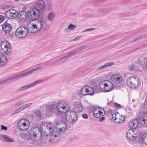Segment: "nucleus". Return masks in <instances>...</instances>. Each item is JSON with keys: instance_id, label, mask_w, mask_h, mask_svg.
I'll return each instance as SVG.
<instances>
[{"instance_id": "nucleus-38", "label": "nucleus", "mask_w": 147, "mask_h": 147, "mask_svg": "<svg viewBox=\"0 0 147 147\" xmlns=\"http://www.w3.org/2000/svg\"><path fill=\"white\" fill-rule=\"evenodd\" d=\"M53 125L50 122H48V124L47 126V129H48L49 130L51 131H53Z\"/></svg>"}, {"instance_id": "nucleus-5", "label": "nucleus", "mask_w": 147, "mask_h": 147, "mask_svg": "<svg viewBox=\"0 0 147 147\" xmlns=\"http://www.w3.org/2000/svg\"><path fill=\"white\" fill-rule=\"evenodd\" d=\"M139 82V80L137 77L131 76L128 79L127 84L128 86L133 88L138 86Z\"/></svg>"}, {"instance_id": "nucleus-25", "label": "nucleus", "mask_w": 147, "mask_h": 147, "mask_svg": "<svg viewBox=\"0 0 147 147\" xmlns=\"http://www.w3.org/2000/svg\"><path fill=\"white\" fill-rule=\"evenodd\" d=\"M139 123L143 126H147V116H143L139 120Z\"/></svg>"}, {"instance_id": "nucleus-2", "label": "nucleus", "mask_w": 147, "mask_h": 147, "mask_svg": "<svg viewBox=\"0 0 147 147\" xmlns=\"http://www.w3.org/2000/svg\"><path fill=\"white\" fill-rule=\"evenodd\" d=\"M34 20L35 22L32 24V28L28 29L30 32H37L40 30L44 31L46 30L47 25L44 19L40 16Z\"/></svg>"}, {"instance_id": "nucleus-41", "label": "nucleus", "mask_w": 147, "mask_h": 147, "mask_svg": "<svg viewBox=\"0 0 147 147\" xmlns=\"http://www.w3.org/2000/svg\"><path fill=\"white\" fill-rule=\"evenodd\" d=\"M20 77H21V76L20 74L18 75H14L10 77V79L13 80Z\"/></svg>"}, {"instance_id": "nucleus-39", "label": "nucleus", "mask_w": 147, "mask_h": 147, "mask_svg": "<svg viewBox=\"0 0 147 147\" xmlns=\"http://www.w3.org/2000/svg\"><path fill=\"white\" fill-rule=\"evenodd\" d=\"M142 140L144 143L147 145V136L146 134L143 135Z\"/></svg>"}, {"instance_id": "nucleus-19", "label": "nucleus", "mask_w": 147, "mask_h": 147, "mask_svg": "<svg viewBox=\"0 0 147 147\" xmlns=\"http://www.w3.org/2000/svg\"><path fill=\"white\" fill-rule=\"evenodd\" d=\"M0 140L7 142H13L14 141L9 136L3 134L0 135Z\"/></svg>"}, {"instance_id": "nucleus-43", "label": "nucleus", "mask_w": 147, "mask_h": 147, "mask_svg": "<svg viewBox=\"0 0 147 147\" xmlns=\"http://www.w3.org/2000/svg\"><path fill=\"white\" fill-rule=\"evenodd\" d=\"M112 119L115 121L116 120L118 115H117V114L116 113H114L112 115Z\"/></svg>"}, {"instance_id": "nucleus-26", "label": "nucleus", "mask_w": 147, "mask_h": 147, "mask_svg": "<svg viewBox=\"0 0 147 147\" xmlns=\"http://www.w3.org/2000/svg\"><path fill=\"white\" fill-rule=\"evenodd\" d=\"M18 16L20 19L24 20L28 19L27 12L20 11L18 13Z\"/></svg>"}, {"instance_id": "nucleus-13", "label": "nucleus", "mask_w": 147, "mask_h": 147, "mask_svg": "<svg viewBox=\"0 0 147 147\" xmlns=\"http://www.w3.org/2000/svg\"><path fill=\"white\" fill-rule=\"evenodd\" d=\"M56 124L57 125L56 126L57 129H58L60 132L64 131L67 128L66 123L64 121L58 122Z\"/></svg>"}, {"instance_id": "nucleus-15", "label": "nucleus", "mask_w": 147, "mask_h": 147, "mask_svg": "<svg viewBox=\"0 0 147 147\" xmlns=\"http://www.w3.org/2000/svg\"><path fill=\"white\" fill-rule=\"evenodd\" d=\"M42 80H38L35 82L32 83L30 84L27 85L23 87L20 88L19 90L18 91H20L22 90H25L27 88H31L35 86L41 82Z\"/></svg>"}, {"instance_id": "nucleus-3", "label": "nucleus", "mask_w": 147, "mask_h": 147, "mask_svg": "<svg viewBox=\"0 0 147 147\" xmlns=\"http://www.w3.org/2000/svg\"><path fill=\"white\" fill-rule=\"evenodd\" d=\"M39 129L36 127L32 129L30 133H23L22 134V137L24 138L25 140H32L34 141H37L38 138L37 134L39 133Z\"/></svg>"}, {"instance_id": "nucleus-54", "label": "nucleus", "mask_w": 147, "mask_h": 147, "mask_svg": "<svg viewBox=\"0 0 147 147\" xmlns=\"http://www.w3.org/2000/svg\"><path fill=\"white\" fill-rule=\"evenodd\" d=\"M7 127L4 126L3 125H1V130H4L5 131H6L7 130Z\"/></svg>"}, {"instance_id": "nucleus-55", "label": "nucleus", "mask_w": 147, "mask_h": 147, "mask_svg": "<svg viewBox=\"0 0 147 147\" xmlns=\"http://www.w3.org/2000/svg\"><path fill=\"white\" fill-rule=\"evenodd\" d=\"M51 138H49V140L50 139H52V141H55V140H56V136H50Z\"/></svg>"}, {"instance_id": "nucleus-40", "label": "nucleus", "mask_w": 147, "mask_h": 147, "mask_svg": "<svg viewBox=\"0 0 147 147\" xmlns=\"http://www.w3.org/2000/svg\"><path fill=\"white\" fill-rule=\"evenodd\" d=\"M5 15L6 18H11V13L9 11V10L7 11L5 13Z\"/></svg>"}, {"instance_id": "nucleus-42", "label": "nucleus", "mask_w": 147, "mask_h": 147, "mask_svg": "<svg viewBox=\"0 0 147 147\" xmlns=\"http://www.w3.org/2000/svg\"><path fill=\"white\" fill-rule=\"evenodd\" d=\"M60 136H56V140H55V141H52V139L50 140V141L51 143H55V142H57L60 140Z\"/></svg>"}, {"instance_id": "nucleus-58", "label": "nucleus", "mask_w": 147, "mask_h": 147, "mask_svg": "<svg viewBox=\"0 0 147 147\" xmlns=\"http://www.w3.org/2000/svg\"><path fill=\"white\" fill-rule=\"evenodd\" d=\"M94 29H95L94 28H91V29H86V30H84L83 32H86L87 31H90V30H94Z\"/></svg>"}, {"instance_id": "nucleus-7", "label": "nucleus", "mask_w": 147, "mask_h": 147, "mask_svg": "<svg viewBox=\"0 0 147 147\" xmlns=\"http://www.w3.org/2000/svg\"><path fill=\"white\" fill-rule=\"evenodd\" d=\"M1 50L5 53L8 54L12 51L11 45L9 43L7 40L3 41L1 45Z\"/></svg>"}, {"instance_id": "nucleus-1", "label": "nucleus", "mask_w": 147, "mask_h": 147, "mask_svg": "<svg viewBox=\"0 0 147 147\" xmlns=\"http://www.w3.org/2000/svg\"><path fill=\"white\" fill-rule=\"evenodd\" d=\"M44 106L45 109V113L48 115L54 113L56 109H57L58 113H65L70 109L68 102L65 100L49 102L45 104Z\"/></svg>"}, {"instance_id": "nucleus-45", "label": "nucleus", "mask_w": 147, "mask_h": 147, "mask_svg": "<svg viewBox=\"0 0 147 147\" xmlns=\"http://www.w3.org/2000/svg\"><path fill=\"white\" fill-rule=\"evenodd\" d=\"M76 27L75 25L72 24H70L68 26V29L70 30H74Z\"/></svg>"}, {"instance_id": "nucleus-51", "label": "nucleus", "mask_w": 147, "mask_h": 147, "mask_svg": "<svg viewBox=\"0 0 147 147\" xmlns=\"http://www.w3.org/2000/svg\"><path fill=\"white\" fill-rule=\"evenodd\" d=\"M42 68L41 66H39L37 67H36V68L32 70V71L33 72L34 71H36L37 70H38L39 69L41 68Z\"/></svg>"}, {"instance_id": "nucleus-62", "label": "nucleus", "mask_w": 147, "mask_h": 147, "mask_svg": "<svg viewBox=\"0 0 147 147\" xmlns=\"http://www.w3.org/2000/svg\"><path fill=\"white\" fill-rule=\"evenodd\" d=\"M21 111V110H19V109H18L16 110L14 112L12 115H13L15 114H16Z\"/></svg>"}, {"instance_id": "nucleus-23", "label": "nucleus", "mask_w": 147, "mask_h": 147, "mask_svg": "<svg viewBox=\"0 0 147 147\" xmlns=\"http://www.w3.org/2000/svg\"><path fill=\"white\" fill-rule=\"evenodd\" d=\"M133 129H130L127 132V137L130 139L134 140L136 139V136H134Z\"/></svg>"}, {"instance_id": "nucleus-48", "label": "nucleus", "mask_w": 147, "mask_h": 147, "mask_svg": "<svg viewBox=\"0 0 147 147\" xmlns=\"http://www.w3.org/2000/svg\"><path fill=\"white\" fill-rule=\"evenodd\" d=\"M18 14V12H15V13H11V18H15L17 16Z\"/></svg>"}, {"instance_id": "nucleus-57", "label": "nucleus", "mask_w": 147, "mask_h": 147, "mask_svg": "<svg viewBox=\"0 0 147 147\" xmlns=\"http://www.w3.org/2000/svg\"><path fill=\"white\" fill-rule=\"evenodd\" d=\"M84 119H87L88 118V116L87 114H84L82 115Z\"/></svg>"}, {"instance_id": "nucleus-18", "label": "nucleus", "mask_w": 147, "mask_h": 147, "mask_svg": "<svg viewBox=\"0 0 147 147\" xmlns=\"http://www.w3.org/2000/svg\"><path fill=\"white\" fill-rule=\"evenodd\" d=\"M69 110V109L66 111V113L65 115V119L66 121L68 123H73V120L72 119H71V117L74 116V115L72 113L71 114V115H70V111H68ZM74 116H75L74 115Z\"/></svg>"}, {"instance_id": "nucleus-33", "label": "nucleus", "mask_w": 147, "mask_h": 147, "mask_svg": "<svg viewBox=\"0 0 147 147\" xmlns=\"http://www.w3.org/2000/svg\"><path fill=\"white\" fill-rule=\"evenodd\" d=\"M34 114L36 117L40 118L42 116V111L38 109L35 112Z\"/></svg>"}, {"instance_id": "nucleus-4", "label": "nucleus", "mask_w": 147, "mask_h": 147, "mask_svg": "<svg viewBox=\"0 0 147 147\" xmlns=\"http://www.w3.org/2000/svg\"><path fill=\"white\" fill-rule=\"evenodd\" d=\"M28 20H34L40 16V12L37 11L34 8L30 9L27 12Z\"/></svg>"}, {"instance_id": "nucleus-36", "label": "nucleus", "mask_w": 147, "mask_h": 147, "mask_svg": "<svg viewBox=\"0 0 147 147\" xmlns=\"http://www.w3.org/2000/svg\"><path fill=\"white\" fill-rule=\"evenodd\" d=\"M105 83V81H103L100 83L99 87L100 89L103 91V90L105 89L104 83Z\"/></svg>"}, {"instance_id": "nucleus-12", "label": "nucleus", "mask_w": 147, "mask_h": 147, "mask_svg": "<svg viewBox=\"0 0 147 147\" xmlns=\"http://www.w3.org/2000/svg\"><path fill=\"white\" fill-rule=\"evenodd\" d=\"M111 79L112 81L116 84L120 83L122 81V77L121 75L116 73L113 74Z\"/></svg>"}, {"instance_id": "nucleus-6", "label": "nucleus", "mask_w": 147, "mask_h": 147, "mask_svg": "<svg viewBox=\"0 0 147 147\" xmlns=\"http://www.w3.org/2000/svg\"><path fill=\"white\" fill-rule=\"evenodd\" d=\"M28 30L25 27H20L16 30V35L19 38H24L28 34Z\"/></svg>"}, {"instance_id": "nucleus-21", "label": "nucleus", "mask_w": 147, "mask_h": 147, "mask_svg": "<svg viewBox=\"0 0 147 147\" xmlns=\"http://www.w3.org/2000/svg\"><path fill=\"white\" fill-rule=\"evenodd\" d=\"M39 129V133L38 134H37V136H40L41 135L42 136H45V135H46V136H47V134H46V131H47V129H46L45 128H44L43 126H42V124L40 126V129L37 128Z\"/></svg>"}, {"instance_id": "nucleus-37", "label": "nucleus", "mask_w": 147, "mask_h": 147, "mask_svg": "<svg viewBox=\"0 0 147 147\" xmlns=\"http://www.w3.org/2000/svg\"><path fill=\"white\" fill-rule=\"evenodd\" d=\"M54 18V13L52 12L50 13L48 16V19L49 20H53Z\"/></svg>"}, {"instance_id": "nucleus-59", "label": "nucleus", "mask_w": 147, "mask_h": 147, "mask_svg": "<svg viewBox=\"0 0 147 147\" xmlns=\"http://www.w3.org/2000/svg\"><path fill=\"white\" fill-rule=\"evenodd\" d=\"M101 12L106 13L107 12V10L105 9H103L100 10Z\"/></svg>"}, {"instance_id": "nucleus-32", "label": "nucleus", "mask_w": 147, "mask_h": 147, "mask_svg": "<svg viewBox=\"0 0 147 147\" xmlns=\"http://www.w3.org/2000/svg\"><path fill=\"white\" fill-rule=\"evenodd\" d=\"M136 63L135 62H132L131 65L129 66L128 69L129 71H132L133 70H135L136 65H137Z\"/></svg>"}, {"instance_id": "nucleus-24", "label": "nucleus", "mask_w": 147, "mask_h": 147, "mask_svg": "<svg viewBox=\"0 0 147 147\" xmlns=\"http://www.w3.org/2000/svg\"><path fill=\"white\" fill-rule=\"evenodd\" d=\"M118 116L116 120L115 121V122L117 124L123 123L124 121V117L121 115H119L118 113Z\"/></svg>"}, {"instance_id": "nucleus-56", "label": "nucleus", "mask_w": 147, "mask_h": 147, "mask_svg": "<svg viewBox=\"0 0 147 147\" xmlns=\"http://www.w3.org/2000/svg\"><path fill=\"white\" fill-rule=\"evenodd\" d=\"M143 37L142 36H139V37H138L134 39L133 41V42H135L138 40H139V39H140V38H142V37Z\"/></svg>"}, {"instance_id": "nucleus-10", "label": "nucleus", "mask_w": 147, "mask_h": 147, "mask_svg": "<svg viewBox=\"0 0 147 147\" xmlns=\"http://www.w3.org/2000/svg\"><path fill=\"white\" fill-rule=\"evenodd\" d=\"M74 111L75 113H80L84 110V108L82 104L80 102H76L73 104Z\"/></svg>"}, {"instance_id": "nucleus-64", "label": "nucleus", "mask_w": 147, "mask_h": 147, "mask_svg": "<svg viewBox=\"0 0 147 147\" xmlns=\"http://www.w3.org/2000/svg\"><path fill=\"white\" fill-rule=\"evenodd\" d=\"M47 5H48V8L50 9L52 6L51 3H47Z\"/></svg>"}, {"instance_id": "nucleus-9", "label": "nucleus", "mask_w": 147, "mask_h": 147, "mask_svg": "<svg viewBox=\"0 0 147 147\" xmlns=\"http://www.w3.org/2000/svg\"><path fill=\"white\" fill-rule=\"evenodd\" d=\"M94 116L96 118H100L105 114V110L100 108H94L92 111Z\"/></svg>"}, {"instance_id": "nucleus-31", "label": "nucleus", "mask_w": 147, "mask_h": 147, "mask_svg": "<svg viewBox=\"0 0 147 147\" xmlns=\"http://www.w3.org/2000/svg\"><path fill=\"white\" fill-rule=\"evenodd\" d=\"M29 123L28 121L26 119H20L18 122L17 125H22L24 123Z\"/></svg>"}, {"instance_id": "nucleus-49", "label": "nucleus", "mask_w": 147, "mask_h": 147, "mask_svg": "<svg viewBox=\"0 0 147 147\" xmlns=\"http://www.w3.org/2000/svg\"><path fill=\"white\" fill-rule=\"evenodd\" d=\"M114 106L115 107L118 109H120L121 107V105L117 103H115L114 104Z\"/></svg>"}, {"instance_id": "nucleus-63", "label": "nucleus", "mask_w": 147, "mask_h": 147, "mask_svg": "<svg viewBox=\"0 0 147 147\" xmlns=\"http://www.w3.org/2000/svg\"><path fill=\"white\" fill-rule=\"evenodd\" d=\"M80 38H81V37L80 36H78L77 37H76L75 38L73 39V40L76 41V40H79V39H80Z\"/></svg>"}, {"instance_id": "nucleus-29", "label": "nucleus", "mask_w": 147, "mask_h": 147, "mask_svg": "<svg viewBox=\"0 0 147 147\" xmlns=\"http://www.w3.org/2000/svg\"><path fill=\"white\" fill-rule=\"evenodd\" d=\"M73 114V115L75 116H73L71 117V119H72L73 120V123H75L77 120L78 117L77 116V114L74 112V111H72L70 112V115H71V114Z\"/></svg>"}, {"instance_id": "nucleus-60", "label": "nucleus", "mask_w": 147, "mask_h": 147, "mask_svg": "<svg viewBox=\"0 0 147 147\" xmlns=\"http://www.w3.org/2000/svg\"><path fill=\"white\" fill-rule=\"evenodd\" d=\"M105 119V118L104 117H102L101 118H100L99 120L100 121H102Z\"/></svg>"}, {"instance_id": "nucleus-52", "label": "nucleus", "mask_w": 147, "mask_h": 147, "mask_svg": "<svg viewBox=\"0 0 147 147\" xmlns=\"http://www.w3.org/2000/svg\"><path fill=\"white\" fill-rule=\"evenodd\" d=\"M48 124V122H47L46 123H44L43 124H42V126H43L44 128H45L46 129H47V126Z\"/></svg>"}, {"instance_id": "nucleus-44", "label": "nucleus", "mask_w": 147, "mask_h": 147, "mask_svg": "<svg viewBox=\"0 0 147 147\" xmlns=\"http://www.w3.org/2000/svg\"><path fill=\"white\" fill-rule=\"evenodd\" d=\"M32 70L29 71L25 73L20 74L21 77L23 76H25L28 75L32 73Z\"/></svg>"}, {"instance_id": "nucleus-22", "label": "nucleus", "mask_w": 147, "mask_h": 147, "mask_svg": "<svg viewBox=\"0 0 147 147\" xmlns=\"http://www.w3.org/2000/svg\"><path fill=\"white\" fill-rule=\"evenodd\" d=\"M7 58L5 56H0V67H3L5 66L7 63Z\"/></svg>"}, {"instance_id": "nucleus-47", "label": "nucleus", "mask_w": 147, "mask_h": 147, "mask_svg": "<svg viewBox=\"0 0 147 147\" xmlns=\"http://www.w3.org/2000/svg\"><path fill=\"white\" fill-rule=\"evenodd\" d=\"M24 104V102L23 100H20L18 101L16 104V105L19 106L22 105Z\"/></svg>"}, {"instance_id": "nucleus-20", "label": "nucleus", "mask_w": 147, "mask_h": 147, "mask_svg": "<svg viewBox=\"0 0 147 147\" xmlns=\"http://www.w3.org/2000/svg\"><path fill=\"white\" fill-rule=\"evenodd\" d=\"M138 61L140 65L144 66L147 63V58L145 56H141L138 58Z\"/></svg>"}, {"instance_id": "nucleus-17", "label": "nucleus", "mask_w": 147, "mask_h": 147, "mask_svg": "<svg viewBox=\"0 0 147 147\" xmlns=\"http://www.w3.org/2000/svg\"><path fill=\"white\" fill-rule=\"evenodd\" d=\"M139 121L137 119L133 120L129 123V127L131 129L137 128L138 127H140L139 125Z\"/></svg>"}, {"instance_id": "nucleus-16", "label": "nucleus", "mask_w": 147, "mask_h": 147, "mask_svg": "<svg viewBox=\"0 0 147 147\" xmlns=\"http://www.w3.org/2000/svg\"><path fill=\"white\" fill-rule=\"evenodd\" d=\"M2 30L5 33H9L11 31L12 29V27L11 25L5 22L2 25Z\"/></svg>"}, {"instance_id": "nucleus-53", "label": "nucleus", "mask_w": 147, "mask_h": 147, "mask_svg": "<svg viewBox=\"0 0 147 147\" xmlns=\"http://www.w3.org/2000/svg\"><path fill=\"white\" fill-rule=\"evenodd\" d=\"M11 13H15V12H18L16 10L13 9H11L9 10Z\"/></svg>"}, {"instance_id": "nucleus-11", "label": "nucleus", "mask_w": 147, "mask_h": 147, "mask_svg": "<svg viewBox=\"0 0 147 147\" xmlns=\"http://www.w3.org/2000/svg\"><path fill=\"white\" fill-rule=\"evenodd\" d=\"M45 6V4L44 1L42 0L38 1L34 5V7L38 11L40 12L43 9Z\"/></svg>"}, {"instance_id": "nucleus-30", "label": "nucleus", "mask_w": 147, "mask_h": 147, "mask_svg": "<svg viewBox=\"0 0 147 147\" xmlns=\"http://www.w3.org/2000/svg\"><path fill=\"white\" fill-rule=\"evenodd\" d=\"M143 66H140V67L136 65L135 69L134 70V71L135 73L137 74H139L140 73L142 69V67Z\"/></svg>"}, {"instance_id": "nucleus-14", "label": "nucleus", "mask_w": 147, "mask_h": 147, "mask_svg": "<svg viewBox=\"0 0 147 147\" xmlns=\"http://www.w3.org/2000/svg\"><path fill=\"white\" fill-rule=\"evenodd\" d=\"M105 89L103 91L107 92L112 90L113 86L112 83L109 80L105 81V83H104Z\"/></svg>"}, {"instance_id": "nucleus-35", "label": "nucleus", "mask_w": 147, "mask_h": 147, "mask_svg": "<svg viewBox=\"0 0 147 147\" xmlns=\"http://www.w3.org/2000/svg\"><path fill=\"white\" fill-rule=\"evenodd\" d=\"M133 130V135L134 136H136V139L137 138V137H138V136L139 134V131H138V129L137 128H136L135 129H132Z\"/></svg>"}, {"instance_id": "nucleus-27", "label": "nucleus", "mask_w": 147, "mask_h": 147, "mask_svg": "<svg viewBox=\"0 0 147 147\" xmlns=\"http://www.w3.org/2000/svg\"><path fill=\"white\" fill-rule=\"evenodd\" d=\"M19 129L21 130H27L29 127V126L27 123H24V124L17 125Z\"/></svg>"}, {"instance_id": "nucleus-8", "label": "nucleus", "mask_w": 147, "mask_h": 147, "mask_svg": "<svg viewBox=\"0 0 147 147\" xmlns=\"http://www.w3.org/2000/svg\"><path fill=\"white\" fill-rule=\"evenodd\" d=\"M81 93L84 96H92L94 94L93 88L89 86H86L82 88L81 90Z\"/></svg>"}, {"instance_id": "nucleus-50", "label": "nucleus", "mask_w": 147, "mask_h": 147, "mask_svg": "<svg viewBox=\"0 0 147 147\" xmlns=\"http://www.w3.org/2000/svg\"><path fill=\"white\" fill-rule=\"evenodd\" d=\"M5 19V17L3 16L0 15V23L3 22Z\"/></svg>"}, {"instance_id": "nucleus-28", "label": "nucleus", "mask_w": 147, "mask_h": 147, "mask_svg": "<svg viewBox=\"0 0 147 147\" xmlns=\"http://www.w3.org/2000/svg\"><path fill=\"white\" fill-rule=\"evenodd\" d=\"M113 62L107 63L103 65L100 67L96 69V71H98L99 70L104 69L107 67L113 65Z\"/></svg>"}, {"instance_id": "nucleus-61", "label": "nucleus", "mask_w": 147, "mask_h": 147, "mask_svg": "<svg viewBox=\"0 0 147 147\" xmlns=\"http://www.w3.org/2000/svg\"><path fill=\"white\" fill-rule=\"evenodd\" d=\"M107 105L108 106H110V107L112 106H113L112 102H108L107 103Z\"/></svg>"}, {"instance_id": "nucleus-46", "label": "nucleus", "mask_w": 147, "mask_h": 147, "mask_svg": "<svg viewBox=\"0 0 147 147\" xmlns=\"http://www.w3.org/2000/svg\"><path fill=\"white\" fill-rule=\"evenodd\" d=\"M32 104L31 103H30L22 106L23 108L22 109V110H24L26 109L27 108H28V107L30 106Z\"/></svg>"}, {"instance_id": "nucleus-34", "label": "nucleus", "mask_w": 147, "mask_h": 147, "mask_svg": "<svg viewBox=\"0 0 147 147\" xmlns=\"http://www.w3.org/2000/svg\"><path fill=\"white\" fill-rule=\"evenodd\" d=\"M60 134L59 133H58V132H57L56 131H54V130L53 129V131H51V132H50V135H49V136H60Z\"/></svg>"}]
</instances>
